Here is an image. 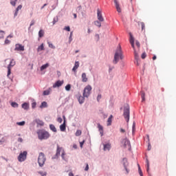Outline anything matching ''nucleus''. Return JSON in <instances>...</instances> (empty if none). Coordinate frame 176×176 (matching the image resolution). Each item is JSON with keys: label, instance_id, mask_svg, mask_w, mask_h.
I'll return each mask as SVG.
<instances>
[{"label": "nucleus", "instance_id": "nucleus-44", "mask_svg": "<svg viewBox=\"0 0 176 176\" xmlns=\"http://www.w3.org/2000/svg\"><path fill=\"white\" fill-rule=\"evenodd\" d=\"M64 30L69 32V31H71V28H69V26H66L65 27Z\"/></svg>", "mask_w": 176, "mask_h": 176}, {"label": "nucleus", "instance_id": "nucleus-2", "mask_svg": "<svg viewBox=\"0 0 176 176\" xmlns=\"http://www.w3.org/2000/svg\"><path fill=\"white\" fill-rule=\"evenodd\" d=\"M38 140H47L50 137V134L45 130H39L37 132Z\"/></svg>", "mask_w": 176, "mask_h": 176}, {"label": "nucleus", "instance_id": "nucleus-15", "mask_svg": "<svg viewBox=\"0 0 176 176\" xmlns=\"http://www.w3.org/2000/svg\"><path fill=\"white\" fill-rule=\"evenodd\" d=\"M114 3L116 5L117 12H118V13H121L122 9L120 8V6L119 5V2H118V0H114Z\"/></svg>", "mask_w": 176, "mask_h": 176}, {"label": "nucleus", "instance_id": "nucleus-62", "mask_svg": "<svg viewBox=\"0 0 176 176\" xmlns=\"http://www.w3.org/2000/svg\"><path fill=\"white\" fill-rule=\"evenodd\" d=\"M139 174H140V176H142V175H142V170L139 171Z\"/></svg>", "mask_w": 176, "mask_h": 176}, {"label": "nucleus", "instance_id": "nucleus-30", "mask_svg": "<svg viewBox=\"0 0 176 176\" xmlns=\"http://www.w3.org/2000/svg\"><path fill=\"white\" fill-rule=\"evenodd\" d=\"M138 25H141L142 31H144V30H145V23L144 22H139Z\"/></svg>", "mask_w": 176, "mask_h": 176}, {"label": "nucleus", "instance_id": "nucleus-27", "mask_svg": "<svg viewBox=\"0 0 176 176\" xmlns=\"http://www.w3.org/2000/svg\"><path fill=\"white\" fill-rule=\"evenodd\" d=\"M40 108H47V102H43L40 105Z\"/></svg>", "mask_w": 176, "mask_h": 176}, {"label": "nucleus", "instance_id": "nucleus-33", "mask_svg": "<svg viewBox=\"0 0 176 176\" xmlns=\"http://www.w3.org/2000/svg\"><path fill=\"white\" fill-rule=\"evenodd\" d=\"M11 106L13 107V108H19V104H17V102H12L11 103Z\"/></svg>", "mask_w": 176, "mask_h": 176}, {"label": "nucleus", "instance_id": "nucleus-49", "mask_svg": "<svg viewBox=\"0 0 176 176\" xmlns=\"http://www.w3.org/2000/svg\"><path fill=\"white\" fill-rule=\"evenodd\" d=\"M135 45L138 47V49H140V42L138 41H135Z\"/></svg>", "mask_w": 176, "mask_h": 176}, {"label": "nucleus", "instance_id": "nucleus-52", "mask_svg": "<svg viewBox=\"0 0 176 176\" xmlns=\"http://www.w3.org/2000/svg\"><path fill=\"white\" fill-rule=\"evenodd\" d=\"M102 96H101V94H98V97H97V100H98V101H100V100L102 98Z\"/></svg>", "mask_w": 176, "mask_h": 176}, {"label": "nucleus", "instance_id": "nucleus-28", "mask_svg": "<svg viewBox=\"0 0 176 176\" xmlns=\"http://www.w3.org/2000/svg\"><path fill=\"white\" fill-rule=\"evenodd\" d=\"M45 47L43 46V43H42L37 48V52H42V50H44Z\"/></svg>", "mask_w": 176, "mask_h": 176}, {"label": "nucleus", "instance_id": "nucleus-6", "mask_svg": "<svg viewBox=\"0 0 176 176\" xmlns=\"http://www.w3.org/2000/svg\"><path fill=\"white\" fill-rule=\"evenodd\" d=\"M14 65H16V61H14V60L12 59L8 66V74H7L8 78H9V76L10 75V74H12V71H11L12 67H14Z\"/></svg>", "mask_w": 176, "mask_h": 176}, {"label": "nucleus", "instance_id": "nucleus-25", "mask_svg": "<svg viewBox=\"0 0 176 176\" xmlns=\"http://www.w3.org/2000/svg\"><path fill=\"white\" fill-rule=\"evenodd\" d=\"M78 102H79V104H83L85 102V97L84 96H79Z\"/></svg>", "mask_w": 176, "mask_h": 176}, {"label": "nucleus", "instance_id": "nucleus-40", "mask_svg": "<svg viewBox=\"0 0 176 176\" xmlns=\"http://www.w3.org/2000/svg\"><path fill=\"white\" fill-rule=\"evenodd\" d=\"M16 124H18V126H24V124H25V122L22 121V122H16Z\"/></svg>", "mask_w": 176, "mask_h": 176}, {"label": "nucleus", "instance_id": "nucleus-16", "mask_svg": "<svg viewBox=\"0 0 176 176\" xmlns=\"http://www.w3.org/2000/svg\"><path fill=\"white\" fill-rule=\"evenodd\" d=\"M122 144H124V148H130V141L127 139H124L122 140Z\"/></svg>", "mask_w": 176, "mask_h": 176}, {"label": "nucleus", "instance_id": "nucleus-63", "mask_svg": "<svg viewBox=\"0 0 176 176\" xmlns=\"http://www.w3.org/2000/svg\"><path fill=\"white\" fill-rule=\"evenodd\" d=\"M73 16H74V19H76V17H77L76 14H74Z\"/></svg>", "mask_w": 176, "mask_h": 176}, {"label": "nucleus", "instance_id": "nucleus-19", "mask_svg": "<svg viewBox=\"0 0 176 176\" xmlns=\"http://www.w3.org/2000/svg\"><path fill=\"white\" fill-rule=\"evenodd\" d=\"M82 82H86L87 80H89V78H87V76H86V73H82Z\"/></svg>", "mask_w": 176, "mask_h": 176}, {"label": "nucleus", "instance_id": "nucleus-17", "mask_svg": "<svg viewBox=\"0 0 176 176\" xmlns=\"http://www.w3.org/2000/svg\"><path fill=\"white\" fill-rule=\"evenodd\" d=\"M64 122L60 126V131H64L66 129L65 127V116H63Z\"/></svg>", "mask_w": 176, "mask_h": 176}, {"label": "nucleus", "instance_id": "nucleus-39", "mask_svg": "<svg viewBox=\"0 0 176 176\" xmlns=\"http://www.w3.org/2000/svg\"><path fill=\"white\" fill-rule=\"evenodd\" d=\"M65 90L67 91H69L71 90V85L68 84L67 85L65 86Z\"/></svg>", "mask_w": 176, "mask_h": 176}, {"label": "nucleus", "instance_id": "nucleus-51", "mask_svg": "<svg viewBox=\"0 0 176 176\" xmlns=\"http://www.w3.org/2000/svg\"><path fill=\"white\" fill-rule=\"evenodd\" d=\"M85 171H89V164H86V167L85 168Z\"/></svg>", "mask_w": 176, "mask_h": 176}, {"label": "nucleus", "instance_id": "nucleus-9", "mask_svg": "<svg viewBox=\"0 0 176 176\" xmlns=\"http://www.w3.org/2000/svg\"><path fill=\"white\" fill-rule=\"evenodd\" d=\"M123 162V166L125 168V170L126 171V174H129V173H130V169H129V162L127 161L126 158H123L122 160Z\"/></svg>", "mask_w": 176, "mask_h": 176}, {"label": "nucleus", "instance_id": "nucleus-53", "mask_svg": "<svg viewBox=\"0 0 176 176\" xmlns=\"http://www.w3.org/2000/svg\"><path fill=\"white\" fill-rule=\"evenodd\" d=\"M83 144H85V140H83L82 142H80V148H83Z\"/></svg>", "mask_w": 176, "mask_h": 176}, {"label": "nucleus", "instance_id": "nucleus-12", "mask_svg": "<svg viewBox=\"0 0 176 176\" xmlns=\"http://www.w3.org/2000/svg\"><path fill=\"white\" fill-rule=\"evenodd\" d=\"M97 16L98 20H99V21H104V17H102V14H101V11H100V9L97 10Z\"/></svg>", "mask_w": 176, "mask_h": 176}, {"label": "nucleus", "instance_id": "nucleus-42", "mask_svg": "<svg viewBox=\"0 0 176 176\" xmlns=\"http://www.w3.org/2000/svg\"><path fill=\"white\" fill-rule=\"evenodd\" d=\"M147 173H149V160H146Z\"/></svg>", "mask_w": 176, "mask_h": 176}, {"label": "nucleus", "instance_id": "nucleus-57", "mask_svg": "<svg viewBox=\"0 0 176 176\" xmlns=\"http://www.w3.org/2000/svg\"><path fill=\"white\" fill-rule=\"evenodd\" d=\"M34 24H35V21H32L31 23H30V27H32V25H34Z\"/></svg>", "mask_w": 176, "mask_h": 176}, {"label": "nucleus", "instance_id": "nucleus-36", "mask_svg": "<svg viewBox=\"0 0 176 176\" xmlns=\"http://www.w3.org/2000/svg\"><path fill=\"white\" fill-rule=\"evenodd\" d=\"M82 135V131L77 130L76 132V137H79V135Z\"/></svg>", "mask_w": 176, "mask_h": 176}, {"label": "nucleus", "instance_id": "nucleus-20", "mask_svg": "<svg viewBox=\"0 0 176 176\" xmlns=\"http://www.w3.org/2000/svg\"><path fill=\"white\" fill-rule=\"evenodd\" d=\"M78 68H79V61H76L74 64V67L72 69V71L74 72H76V69H78Z\"/></svg>", "mask_w": 176, "mask_h": 176}, {"label": "nucleus", "instance_id": "nucleus-5", "mask_svg": "<svg viewBox=\"0 0 176 176\" xmlns=\"http://www.w3.org/2000/svg\"><path fill=\"white\" fill-rule=\"evenodd\" d=\"M123 115L126 121L129 122V120H130V107L129 106L124 107Z\"/></svg>", "mask_w": 176, "mask_h": 176}, {"label": "nucleus", "instance_id": "nucleus-23", "mask_svg": "<svg viewBox=\"0 0 176 176\" xmlns=\"http://www.w3.org/2000/svg\"><path fill=\"white\" fill-rule=\"evenodd\" d=\"M36 123L38 124V126H43L45 124L43 121H42L39 119L36 120Z\"/></svg>", "mask_w": 176, "mask_h": 176}, {"label": "nucleus", "instance_id": "nucleus-38", "mask_svg": "<svg viewBox=\"0 0 176 176\" xmlns=\"http://www.w3.org/2000/svg\"><path fill=\"white\" fill-rule=\"evenodd\" d=\"M50 94V90H45L43 91V96H49Z\"/></svg>", "mask_w": 176, "mask_h": 176}, {"label": "nucleus", "instance_id": "nucleus-60", "mask_svg": "<svg viewBox=\"0 0 176 176\" xmlns=\"http://www.w3.org/2000/svg\"><path fill=\"white\" fill-rule=\"evenodd\" d=\"M120 132L121 133H125L126 131L124 129H120Z\"/></svg>", "mask_w": 176, "mask_h": 176}, {"label": "nucleus", "instance_id": "nucleus-26", "mask_svg": "<svg viewBox=\"0 0 176 176\" xmlns=\"http://www.w3.org/2000/svg\"><path fill=\"white\" fill-rule=\"evenodd\" d=\"M111 149V144H107L104 145V151H109Z\"/></svg>", "mask_w": 176, "mask_h": 176}, {"label": "nucleus", "instance_id": "nucleus-4", "mask_svg": "<svg viewBox=\"0 0 176 176\" xmlns=\"http://www.w3.org/2000/svg\"><path fill=\"white\" fill-rule=\"evenodd\" d=\"M91 90H92L91 87L89 85H87L84 89V91L82 94L83 97H85L86 98H89L90 94H91Z\"/></svg>", "mask_w": 176, "mask_h": 176}, {"label": "nucleus", "instance_id": "nucleus-32", "mask_svg": "<svg viewBox=\"0 0 176 176\" xmlns=\"http://www.w3.org/2000/svg\"><path fill=\"white\" fill-rule=\"evenodd\" d=\"M43 35H45V32L43 30H41L38 32V36H39V38L43 37Z\"/></svg>", "mask_w": 176, "mask_h": 176}, {"label": "nucleus", "instance_id": "nucleus-59", "mask_svg": "<svg viewBox=\"0 0 176 176\" xmlns=\"http://www.w3.org/2000/svg\"><path fill=\"white\" fill-rule=\"evenodd\" d=\"M134 130H135V124L133 123V131H134Z\"/></svg>", "mask_w": 176, "mask_h": 176}, {"label": "nucleus", "instance_id": "nucleus-46", "mask_svg": "<svg viewBox=\"0 0 176 176\" xmlns=\"http://www.w3.org/2000/svg\"><path fill=\"white\" fill-rule=\"evenodd\" d=\"M57 122H58V123H63V118L60 117L58 118Z\"/></svg>", "mask_w": 176, "mask_h": 176}, {"label": "nucleus", "instance_id": "nucleus-18", "mask_svg": "<svg viewBox=\"0 0 176 176\" xmlns=\"http://www.w3.org/2000/svg\"><path fill=\"white\" fill-rule=\"evenodd\" d=\"M98 129L100 133V135L102 136L104 135V127L100 124H98Z\"/></svg>", "mask_w": 176, "mask_h": 176}, {"label": "nucleus", "instance_id": "nucleus-48", "mask_svg": "<svg viewBox=\"0 0 176 176\" xmlns=\"http://www.w3.org/2000/svg\"><path fill=\"white\" fill-rule=\"evenodd\" d=\"M5 141H6V139L5 138H2L1 140H0V144H2V142H5Z\"/></svg>", "mask_w": 176, "mask_h": 176}, {"label": "nucleus", "instance_id": "nucleus-31", "mask_svg": "<svg viewBox=\"0 0 176 176\" xmlns=\"http://www.w3.org/2000/svg\"><path fill=\"white\" fill-rule=\"evenodd\" d=\"M47 67H49V63H46L45 65H43L41 67V71H43V69H46V68H47Z\"/></svg>", "mask_w": 176, "mask_h": 176}, {"label": "nucleus", "instance_id": "nucleus-1", "mask_svg": "<svg viewBox=\"0 0 176 176\" xmlns=\"http://www.w3.org/2000/svg\"><path fill=\"white\" fill-rule=\"evenodd\" d=\"M119 58L123 60V54H122V47H120V45H118V47L116 51L114 59L113 60V64L119 63Z\"/></svg>", "mask_w": 176, "mask_h": 176}, {"label": "nucleus", "instance_id": "nucleus-61", "mask_svg": "<svg viewBox=\"0 0 176 176\" xmlns=\"http://www.w3.org/2000/svg\"><path fill=\"white\" fill-rule=\"evenodd\" d=\"M142 101L144 102L145 101V96H142Z\"/></svg>", "mask_w": 176, "mask_h": 176}, {"label": "nucleus", "instance_id": "nucleus-64", "mask_svg": "<svg viewBox=\"0 0 176 176\" xmlns=\"http://www.w3.org/2000/svg\"><path fill=\"white\" fill-rule=\"evenodd\" d=\"M153 60H156V56H154L153 57Z\"/></svg>", "mask_w": 176, "mask_h": 176}, {"label": "nucleus", "instance_id": "nucleus-10", "mask_svg": "<svg viewBox=\"0 0 176 176\" xmlns=\"http://www.w3.org/2000/svg\"><path fill=\"white\" fill-rule=\"evenodd\" d=\"M14 50H16V52H24V46L21 44H16Z\"/></svg>", "mask_w": 176, "mask_h": 176}, {"label": "nucleus", "instance_id": "nucleus-37", "mask_svg": "<svg viewBox=\"0 0 176 176\" xmlns=\"http://www.w3.org/2000/svg\"><path fill=\"white\" fill-rule=\"evenodd\" d=\"M94 24L95 25H96V27H99V28L101 27V23L98 21H95Z\"/></svg>", "mask_w": 176, "mask_h": 176}, {"label": "nucleus", "instance_id": "nucleus-45", "mask_svg": "<svg viewBox=\"0 0 176 176\" xmlns=\"http://www.w3.org/2000/svg\"><path fill=\"white\" fill-rule=\"evenodd\" d=\"M57 21H58V18H54L53 20V24H56V23H57Z\"/></svg>", "mask_w": 176, "mask_h": 176}, {"label": "nucleus", "instance_id": "nucleus-56", "mask_svg": "<svg viewBox=\"0 0 176 176\" xmlns=\"http://www.w3.org/2000/svg\"><path fill=\"white\" fill-rule=\"evenodd\" d=\"M18 142H23V138H18Z\"/></svg>", "mask_w": 176, "mask_h": 176}, {"label": "nucleus", "instance_id": "nucleus-21", "mask_svg": "<svg viewBox=\"0 0 176 176\" xmlns=\"http://www.w3.org/2000/svg\"><path fill=\"white\" fill-rule=\"evenodd\" d=\"M22 8H23V6H21V5H19V6L16 8V11H15V13H14V17H16V16H17V14H19V10H21Z\"/></svg>", "mask_w": 176, "mask_h": 176}, {"label": "nucleus", "instance_id": "nucleus-11", "mask_svg": "<svg viewBox=\"0 0 176 176\" xmlns=\"http://www.w3.org/2000/svg\"><path fill=\"white\" fill-rule=\"evenodd\" d=\"M63 85H64L63 80H58L53 85V87L54 89H56V87H60V86H63Z\"/></svg>", "mask_w": 176, "mask_h": 176}, {"label": "nucleus", "instance_id": "nucleus-29", "mask_svg": "<svg viewBox=\"0 0 176 176\" xmlns=\"http://www.w3.org/2000/svg\"><path fill=\"white\" fill-rule=\"evenodd\" d=\"M50 129L54 131V133H56L57 131V129H56V126H54V125L53 124H50Z\"/></svg>", "mask_w": 176, "mask_h": 176}, {"label": "nucleus", "instance_id": "nucleus-47", "mask_svg": "<svg viewBox=\"0 0 176 176\" xmlns=\"http://www.w3.org/2000/svg\"><path fill=\"white\" fill-rule=\"evenodd\" d=\"M49 47H51V49H56V47L53 45L52 43H49Z\"/></svg>", "mask_w": 176, "mask_h": 176}, {"label": "nucleus", "instance_id": "nucleus-8", "mask_svg": "<svg viewBox=\"0 0 176 176\" xmlns=\"http://www.w3.org/2000/svg\"><path fill=\"white\" fill-rule=\"evenodd\" d=\"M25 159H27V151H23V153H21L18 156L19 162H24Z\"/></svg>", "mask_w": 176, "mask_h": 176}, {"label": "nucleus", "instance_id": "nucleus-7", "mask_svg": "<svg viewBox=\"0 0 176 176\" xmlns=\"http://www.w3.org/2000/svg\"><path fill=\"white\" fill-rule=\"evenodd\" d=\"M61 152H62V154H61L62 159H65L64 156H65V152L63 150V148L58 146L56 149V156L58 157L60 156V153Z\"/></svg>", "mask_w": 176, "mask_h": 176}, {"label": "nucleus", "instance_id": "nucleus-41", "mask_svg": "<svg viewBox=\"0 0 176 176\" xmlns=\"http://www.w3.org/2000/svg\"><path fill=\"white\" fill-rule=\"evenodd\" d=\"M38 174H40V175H41V176H45V175H47V173L46 172H42V171H39V172H38Z\"/></svg>", "mask_w": 176, "mask_h": 176}, {"label": "nucleus", "instance_id": "nucleus-24", "mask_svg": "<svg viewBox=\"0 0 176 176\" xmlns=\"http://www.w3.org/2000/svg\"><path fill=\"white\" fill-rule=\"evenodd\" d=\"M22 108L23 109L27 110V109H28L30 108V104L28 103H27V102H25V103L22 104Z\"/></svg>", "mask_w": 176, "mask_h": 176}, {"label": "nucleus", "instance_id": "nucleus-54", "mask_svg": "<svg viewBox=\"0 0 176 176\" xmlns=\"http://www.w3.org/2000/svg\"><path fill=\"white\" fill-rule=\"evenodd\" d=\"M141 96L142 97H145V92L144 91H141Z\"/></svg>", "mask_w": 176, "mask_h": 176}, {"label": "nucleus", "instance_id": "nucleus-50", "mask_svg": "<svg viewBox=\"0 0 176 176\" xmlns=\"http://www.w3.org/2000/svg\"><path fill=\"white\" fill-rule=\"evenodd\" d=\"M9 43H10V41H9V39L6 38L5 41V45H9Z\"/></svg>", "mask_w": 176, "mask_h": 176}, {"label": "nucleus", "instance_id": "nucleus-55", "mask_svg": "<svg viewBox=\"0 0 176 176\" xmlns=\"http://www.w3.org/2000/svg\"><path fill=\"white\" fill-rule=\"evenodd\" d=\"M36 107V102H33L32 104V108H35Z\"/></svg>", "mask_w": 176, "mask_h": 176}, {"label": "nucleus", "instance_id": "nucleus-58", "mask_svg": "<svg viewBox=\"0 0 176 176\" xmlns=\"http://www.w3.org/2000/svg\"><path fill=\"white\" fill-rule=\"evenodd\" d=\"M72 42V37L69 36V43H71Z\"/></svg>", "mask_w": 176, "mask_h": 176}, {"label": "nucleus", "instance_id": "nucleus-13", "mask_svg": "<svg viewBox=\"0 0 176 176\" xmlns=\"http://www.w3.org/2000/svg\"><path fill=\"white\" fill-rule=\"evenodd\" d=\"M134 56H135V63L137 65H140V59L138 56V53H137V51H134Z\"/></svg>", "mask_w": 176, "mask_h": 176}, {"label": "nucleus", "instance_id": "nucleus-14", "mask_svg": "<svg viewBox=\"0 0 176 176\" xmlns=\"http://www.w3.org/2000/svg\"><path fill=\"white\" fill-rule=\"evenodd\" d=\"M134 41H135V40H134V37L133 36V34H130L129 42L135 52V47H134Z\"/></svg>", "mask_w": 176, "mask_h": 176}, {"label": "nucleus", "instance_id": "nucleus-22", "mask_svg": "<svg viewBox=\"0 0 176 176\" xmlns=\"http://www.w3.org/2000/svg\"><path fill=\"white\" fill-rule=\"evenodd\" d=\"M113 118V116L111 115L107 120V126H111L112 124V119Z\"/></svg>", "mask_w": 176, "mask_h": 176}, {"label": "nucleus", "instance_id": "nucleus-3", "mask_svg": "<svg viewBox=\"0 0 176 176\" xmlns=\"http://www.w3.org/2000/svg\"><path fill=\"white\" fill-rule=\"evenodd\" d=\"M45 162H46V157L45 156V153H40L38 158V166H40V167H43Z\"/></svg>", "mask_w": 176, "mask_h": 176}, {"label": "nucleus", "instance_id": "nucleus-35", "mask_svg": "<svg viewBox=\"0 0 176 176\" xmlns=\"http://www.w3.org/2000/svg\"><path fill=\"white\" fill-rule=\"evenodd\" d=\"M19 0H11L10 3L12 6H16V2H17Z\"/></svg>", "mask_w": 176, "mask_h": 176}, {"label": "nucleus", "instance_id": "nucleus-34", "mask_svg": "<svg viewBox=\"0 0 176 176\" xmlns=\"http://www.w3.org/2000/svg\"><path fill=\"white\" fill-rule=\"evenodd\" d=\"M3 36H5V32L3 30L0 31V39H3Z\"/></svg>", "mask_w": 176, "mask_h": 176}, {"label": "nucleus", "instance_id": "nucleus-43", "mask_svg": "<svg viewBox=\"0 0 176 176\" xmlns=\"http://www.w3.org/2000/svg\"><path fill=\"white\" fill-rule=\"evenodd\" d=\"M142 58L144 60V58H146V53L144 52L142 54V56H141Z\"/></svg>", "mask_w": 176, "mask_h": 176}]
</instances>
